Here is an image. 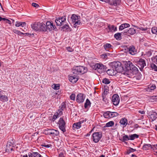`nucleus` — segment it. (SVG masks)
I'll return each mask as SVG.
<instances>
[{
  "label": "nucleus",
  "instance_id": "obj_3",
  "mask_svg": "<svg viewBox=\"0 0 157 157\" xmlns=\"http://www.w3.org/2000/svg\"><path fill=\"white\" fill-rule=\"evenodd\" d=\"M126 67L128 70H130L133 74H136L138 73L139 71L138 68L133 64L130 61H128L126 64Z\"/></svg>",
  "mask_w": 157,
  "mask_h": 157
},
{
  "label": "nucleus",
  "instance_id": "obj_22",
  "mask_svg": "<svg viewBox=\"0 0 157 157\" xmlns=\"http://www.w3.org/2000/svg\"><path fill=\"white\" fill-rule=\"evenodd\" d=\"M39 31H46L47 30L46 25L42 23H40Z\"/></svg>",
  "mask_w": 157,
  "mask_h": 157
},
{
  "label": "nucleus",
  "instance_id": "obj_1",
  "mask_svg": "<svg viewBox=\"0 0 157 157\" xmlns=\"http://www.w3.org/2000/svg\"><path fill=\"white\" fill-rule=\"evenodd\" d=\"M87 71V68L82 66H76L73 67L72 72L75 74H83L86 72Z\"/></svg>",
  "mask_w": 157,
  "mask_h": 157
},
{
  "label": "nucleus",
  "instance_id": "obj_62",
  "mask_svg": "<svg viewBox=\"0 0 157 157\" xmlns=\"http://www.w3.org/2000/svg\"><path fill=\"white\" fill-rule=\"evenodd\" d=\"M21 26L23 27L26 26V24L25 22H21Z\"/></svg>",
  "mask_w": 157,
  "mask_h": 157
},
{
  "label": "nucleus",
  "instance_id": "obj_28",
  "mask_svg": "<svg viewBox=\"0 0 157 157\" xmlns=\"http://www.w3.org/2000/svg\"><path fill=\"white\" fill-rule=\"evenodd\" d=\"M114 37L117 40H121L122 38L121 34L119 33H117L114 34Z\"/></svg>",
  "mask_w": 157,
  "mask_h": 157
},
{
  "label": "nucleus",
  "instance_id": "obj_50",
  "mask_svg": "<svg viewBox=\"0 0 157 157\" xmlns=\"http://www.w3.org/2000/svg\"><path fill=\"white\" fill-rule=\"evenodd\" d=\"M50 129H49L48 128H47L46 129H45L44 130L43 133H44L46 135H49V131H50Z\"/></svg>",
  "mask_w": 157,
  "mask_h": 157
},
{
  "label": "nucleus",
  "instance_id": "obj_18",
  "mask_svg": "<svg viewBox=\"0 0 157 157\" xmlns=\"http://www.w3.org/2000/svg\"><path fill=\"white\" fill-rule=\"evenodd\" d=\"M3 93L2 91H0V100L4 102L8 101L7 97L5 95H3Z\"/></svg>",
  "mask_w": 157,
  "mask_h": 157
},
{
  "label": "nucleus",
  "instance_id": "obj_49",
  "mask_svg": "<svg viewBox=\"0 0 157 157\" xmlns=\"http://www.w3.org/2000/svg\"><path fill=\"white\" fill-rule=\"evenodd\" d=\"M62 110L59 109L56 112L57 114L59 116H61L63 114Z\"/></svg>",
  "mask_w": 157,
  "mask_h": 157
},
{
  "label": "nucleus",
  "instance_id": "obj_8",
  "mask_svg": "<svg viewBox=\"0 0 157 157\" xmlns=\"http://www.w3.org/2000/svg\"><path fill=\"white\" fill-rule=\"evenodd\" d=\"M111 100L114 105L116 106L118 105L120 102V98L118 95L117 94H113Z\"/></svg>",
  "mask_w": 157,
  "mask_h": 157
},
{
  "label": "nucleus",
  "instance_id": "obj_64",
  "mask_svg": "<svg viewBox=\"0 0 157 157\" xmlns=\"http://www.w3.org/2000/svg\"><path fill=\"white\" fill-rule=\"evenodd\" d=\"M28 156L29 157H33V153H31V152H29L28 154Z\"/></svg>",
  "mask_w": 157,
  "mask_h": 157
},
{
  "label": "nucleus",
  "instance_id": "obj_25",
  "mask_svg": "<svg viewBox=\"0 0 157 157\" xmlns=\"http://www.w3.org/2000/svg\"><path fill=\"white\" fill-rule=\"evenodd\" d=\"M103 47L106 51H109L110 49L112 48L113 46L110 44L106 43L104 45Z\"/></svg>",
  "mask_w": 157,
  "mask_h": 157
},
{
  "label": "nucleus",
  "instance_id": "obj_54",
  "mask_svg": "<svg viewBox=\"0 0 157 157\" xmlns=\"http://www.w3.org/2000/svg\"><path fill=\"white\" fill-rule=\"evenodd\" d=\"M32 6L36 8H37L39 7V5L37 3L33 2L32 3Z\"/></svg>",
  "mask_w": 157,
  "mask_h": 157
},
{
  "label": "nucleus",
  "instance_id": "obj_32",
  "mask_svg": "<svg viewBox=\"0 0 157 157\" xmlns=\"http://www.w3.org/2000/svg\"><path fill=\"white\" fill-rule=\"evenodd\" d=\"M122 139L120 140L122 141L125 142V141L130 140L129 137L128 135H124Z\"/></svg>",
  "mask_w": 157,
  "mask_h": 157
},
{
  "label": "nucleus",
  "instance_id": "obj_45",
  "mask_svg": "<svg viewBox=\"0 0 157 157\" xmlns=\"http://www.w3.org/2000/svg\"><path fill=\"white\" fill-rule=\"evenodd\" d=\"M75 23L74 24V28H76L77 27H78V26L81 24V23L80 21H77L76 22H75Z\"/></svg>",
  "mask_w": 157,
  "mask_h": 157
},
{
  "label": "nucleus",
  "instance_id": "obj_12",
  "mask_svg": "<svg viewBox=\"0 0 157 157\" xmlns=\"http://www.w3.org/2000/svg\"><path fill=\"white\" fill-rule=\"evenodd\" d=\"M136 33V30L133 28H129L128 30H125L124 31V34L128 36L133 35Z\"/></svg>",
  "mask_w": 157,
  "mask_h": 157
},
{
  "label": "nucleus",
  "instance_id": "obj_23",
  "mask_svg": "<svg viewBox=\"0 0 157 157\" xmlns=\"http://www.w3.org/2000/svg\"><path fill=\"white\" fill-rule=\"evenodd\" d=\"M107 73L110 75H113L116 74L115 71L114 69L112 68V69H108L107 70L106 69V71Z\"/></svg>",
  "mask_w": 157,
  "mask_h": 157
},
{
  "label": "nucleus",
  "instance_id": "obj_48",
  "mask_svg": "<svg viewBox=\"0 0 157 157\" xmlns=\"http://www.w3.org/2000/svg\"><path fill=\"white\" fill-rule=\"evenodd\" d=\"M157 30V27H154L152 28L151 30L152 33L153 34H155Z\"/></svg>",
  "mask_w": 157,
  "mask_h": 157
},
{
  "label": "nucleus",
  "instance_id": "obj_19",
  "mask_svg": "<svg viewBox=\"0 0 157 157\" xmlns=\"http://www.w3.org/2000/svg\"><path fill=\"white\" fill-rule=\"evenodd\" d=\"M119 123L121 124L122 125L123 127L124 128L128 124V120L125 118H123L121 119Z\"/></svg>",
  "mask_w": 157,
  "mask_h": 157
},
{
  "label": "nucleus",
  "instance_id": "obj_14",
  "mask_svg": "<svg viewBox=\"0 0 157 157\" xmlns=\"http://www.w3.org/2000/svg\"><path fill=\"white\" fill-rule=\"evenodd\" d=\"M69 78L70 81L73 83H76L78 80L77 76L75 75H69Z\"/></svg>",
  "mask_w": 157,
  "mask_h": 157
},
{
  "label": "nucleus",
  "instance_id": "obj_40",
  "mask_svg": "<svg viewBox=\"0 0 157 157\" xmlns=\"http://www.w3.org/2000/svg\"><path fill=\"white\" fill-rule=\"evenodd\" d=\"M66 105L65 102H62L61 105L59 106V109L62 110L63 111L64 109H66Z\"/></svg>",
  "mask_w": 157,
  "mask_h": 157
},
{
  "label": "nucleus",
  "instance_id": "obj_41",
  "mask_svg": "<svg viewBox=\"0 0 157 157\" xmlns=\"http://www.w3.org/2000/svg\"><path fill=\"white\" fill-rule=\"evenodd\" d=\"M136 151V149H134L131 147H129V149L127 150V154H129L130 153L134 152Z\"/></svg>",
  "mask_w": 157,
  "mask_h": 157
},
{
  "label": "nucleus",
  "instance_id": "obj_61",
  "mask_svg": "<svg viewBox=\"0 0 157 157\" xmlns=\"http://www.w3.org/2000/svg\"><path fill=\"white\" fill-rule=\"evenodd\" d=\"M58 116L59 115L57 114H56V115H55V114L54 115L53 117V119H52V120L54 119V120H53L52 121H54L55 120H56L57 118V117H58Z\"/></svg>",
  "mask_w": 157,
  "mask_h": 157
},
{
  "label": "nucleus",
  "instance_id": "obj_15",
  "mask_svg": "<svg viewBox=\"0 0 157 157\" xmlns=\"http://www.w3.org/2000/svg\"><path fill=\"white\" fill-rule=\"evenodd\" d=\"M40 23L35 22L31 25V27L33 30L39 31Z\"/></svg>",
  "mask_w": 157,
  "mask_h": 157
},
{
  "label": "nucleus",
  "instance_id": "obj_34",
  "mask_svg": "<svg viewBox=\"0 0 157 157\" xmlns=\"http://www.w3.org/2000/svg\"><path fill=\"white\" fill-rule=\"evenodd\" d=\"M150 87H148L147 90L149 92H151L152 90H154L156 88V86L155 84H152L150 86Z\"/></svg>",
  "mask_w": 157,
  "mask_h": 157
},
{
  "label": "nucleus",
  "instance_id": "obj_37",
  "mask_svg": "<svg viewBox=\"0 0 157 157\" xmlns=\"http://www.w3.org/2000/svg\"><path fill=\"white\" fill-rule=\"evenodd\" d=\"M111 118L116 117L119 115L118 113L115 112H111Z\"/></svg>",
  "mask_w": 157,
  "mask_h": 157
},
{
  "label": "nucleus",
  "instance_id": "obj_44",
  "mask_svg": "<svg viewBox=\"0 0 157 157\" xmlns=\"http://www.w3.org/2000/svg\"><path fill=\"white\" fill-rule=\"evenodd\" d=\"M33 157H41V155L37 152H33Z\"/></svg>",
  "mask_w": 157,
  "mask_h": 157
},
{
  "label": "nucleus",
  "instance_id": "obj_29",
  "mask_svg": "<svg viewBox=\"0 0 157 157\" xmlns=\"http://www.w3.org/2000/svg\"><path fill=\"white\" fill-rule=\"evenodd\" d=\"M152 121L155 120L157 118V113L155 112H153V113L149 115Z\"/></svg>",
  "mask_w": 157,
  "mask_h": 157
},
{
  "label": "nucleus",
  "instance_id": "obj_24",
  "mask_svg": "<svg viewBox=\"0 0 157 157\" xmlns=\"http://www.w3.org/2000/svg\"><path fill=\"white\" fill-rule=\"evenodd\" d=\"M152 145L149 144H144L143 145L142 149L143 150H146L149 149V147H150L153 150H154V148L153 147Z\"/></svg>",
  "mask_w": 157,
  "mask_h": 157
},
{
  "label": "nucleus",
  "instance_id": "obj_16",
  "mask_svg": "<svg viewBox=\"0 0 157 157\" xmlns=\"http://www.w3.org/2000/svg\"><path fill=\"white\" fill-rule=\"evenodd\" d=\"M128 52L129 53L132 55H135L136 53V50L134 46L132 45L130 46L128 48Z\"/></svg>",
  "mask_w": 157,
  "mask_h": 157
},
{
  "label": "nucleus",
  "instance_id": "obj_46",
  "mask_svg": "<svg viewBox=\"0 0 157 157\" xmlns=\"http://www.w3.org/2000/svg\"><path fill=\"white\" fill-rule=\"evenodd\" d=\"M75 23L74 24V28H76L77 27H78V26L81 24V23L80 21H77L76 22H75Z\"/></svg>",
  "mask_w": 157,
  "mask_h": 157
},
{
  "label": "nucleus",
  "instance_id": "obj_27",
  "mask_svg": "<svg viewBox=\"0 0 157 157\" xmlns=\"http://www.w3.org/2000/svg\"><path fill=\"white\" fill-rule=\"evenodd\" d=\"M81 125L79 122L74 123L73 125V128L74 129H78L80 128Z\"/></svg>",
  "mask_w": 157,
  "mask_h": 157
},
{
  "label": "nucleus",
  "instance_id": "obj_58",
  "mask_svg": "<svg viewBox=\"0 0 157 157\" xmlns=\"http://www.w3.org/2000/svg\"><path fill=\"white\" fill-rule=\"evenodd\" d=\"M81 120L78 122L81 125L82 123H83L84 122H86V119H81Z\"/></svg>",
  "mask_w": 157,
  "mask_h": 157
},
{
  "label": "nucleus",
  "instance_id": "obj_43",
  "mask_svg": "<svg viewBox=\"0 0 157 157\" xmlns=\"http://www.w3.org/2000/svg\"><path fill=\"white\" fill-rule=\"evenodd\" d=\"M106 95H102V101H103L104 102V103H105V104H107L108 103V100H107V99L106 98Z\"/></svg>",
  "mask_w": 157,
  "mask_h": 157
},
{
  "label": "nucleus",
  "instance_id": "obj_9",
  "mask_svg": "<svg viewBox=\"0 0 157 157\" xmlns=\"http://www.w3.org/2000/svg\"><path fill=\"white\" fill-rule=\"evenodd\" d=\"M14 148L15 147L13 146V144L12 143L8 142L6 149V151L10 153L12 151H14Z\"/></svg>",
  "mask_w": 157,
  "mask_h": 157
},
{
  "label": "nucleus",
  "instance_id": "obj_35",
  "mask_svg": "<svg viewBox=\"0 0 157 157\" xmlns=\"http://www.w3.org/2000/svg\"><path fill=\"white\" fill-rule=\"evenodd\" d=\"M109 87L107 86H105L104 88V93L102 95H106L109 93Z\"/></svg>",
  "mask_w": 157,
  "mask_h": 157
},
{
  "label": "nucleus",
  "instance_id": "obj_31",
  "mask_svg": "<svg viewBox=\"0 0 157 157\" xmlns=\"http://www.w3.org/2000/svg\"><path fill=\"white\" fill-rule=\"evenodd\" d=\"M129 137L130 140H134L136 138H138L139 137V136L136 134H134L129 135Z\"/></svg>",
  "mask_w": 157,
  "mask_h": 157
},
{
  "label": "nucleus",
  "instance_id": "obj_47",
  "mask_svg": "<svg viewBox=\"0 0 157 157\" xmlns=\"http://www.w3.org/2000/svg\"><path fill=\"white\" fill-rule=\"evenodd\" d=\"M54 86L53 87V85H52V87L55 90H58L59 88V84H54Z\"/></svg>",
  "mask_w": 157,
  "mask_h": 157
},
{
  "label": "nucleus",
  "instance_id": "obj_53",
  "mask_svg": "<svg viewBox=\"0 0 157 157\" xmlns=\"http://www.w3.org/2000/svg\"><path fill=\"white\" fill-rule=\"evenodd\" d=\"M114 27H115V26L113 25H109L108 26V28H109V29L110 31H113V29H114Z\"/></svg>",
  "mask_w": 157,
  "mask_h": 157
},
{
  "label": "nucleus",
  "instance_id": "obj_4",
  "mask_svg": "<svg viewBox=\"0 0 157 157\" xmlns=\"http://www.w3.org/2000/svg\"><path fill=\"white\" fill-rule=\"evenodd\" d=\"M92 67L93 69L95 70H97L98 71L101 72L106 71V69H107L105 66L99 63H93Z\"/></svg>",
  "mask_w": 157,
  "mask_h": 157
},
{
  "label": "nucleus",
  "instance_id": "obj_2",
  "mask_svg": "<svg viewBox=\"0 0 157 157\" xmlns=\"http://www.w3.org/2000/svg\"><path fill=\"white\" fill-rule=\"evenodd\" d=\"M110 65L112 68L117 72H121L123 70L122 64L119 61H114L110 63Z\"/></svg>",
  "mask_w": 157,
  "mask_h": 157
},
{
  "label": "nucleus",
  "instance_id": "obj_20",
  "mask_svg": "<svg viewBox=\"0 0 157 157\" xmlns=\"http://www.w3.org/2000/svg\"><path fill=\"white\" fill-rule=\"evenodd\" d=\"M80 17V16H79L73 14L71 17V19L72 21L74 23L75 22H76L77 21H79L78 19Z\"/></svg>",
  "mask_w": 157,
  "mask_h": 157
},
{
  "label": "nucleus",
  "instance_id": "obj_6",
  "mask_svg": "<svg viewBox=\"0 0 157 157\" xmlns=\"http://www.w3.org/2000/svg\"><path fill=\"white\" fill-rule=\"evenodd\" d=\"M59 128L64 132H66V123L63 117H60L58 122Z\"/></svg>",
  "mask_w": 157,
  "mask_h": 157
},
{
  "label": "nucleus",
  "instance_id": "obj_26",
  "mask_svg": "<svg viewBox=\"0 0 157 157\" xmlns=\"http://www.w3.org/2000/svg\"><path fill=\"white\" fill-rule=\"evenodd\" d=\"M103 116L105 118L110 119L111 118V111H107L104 112Z\"/></svg>",
  "mask_w": 157,
  "mask_h": 157
},
{
  "label": "nucleus",
  "instance_id": "obj_60",
  "mask_svg": "<svg viewBox=\"0 0 157 157\" xmlns=\"http://www.w3.org/2000/svg\"><path fill=\"white\" fill-rule=\"evenodd\" d=\"M21 22H17V21L15 24V26L17 27H19L21 26Z\"/></svg>",
  "mask_w": 157,
  "mask_h": 157
},
{
  "label": "nucleus",
  "instance_id": "obj_56",
  "mask_svg": "<svg viewBox=\"0 0 157 157\" xmlns=\"http://www.w3.org/2000/svg\"><path fill=\"white\" fill-rule=\"evenodd\" d=\"M66 48L67 50L69 52H71L74 50L73 49H72L70 47H67Z\"/></svg>",
  "mask_w": 157,
  "mask_h": 157
},
{
  "label": "nucleus",
  "instance_id": "obj_51",
  "mask_svg": "<svg viewBox=\"0 0 157 157\" xmlns=\"http://www.w3.org/2000/svg\"><path fill=\"white\" fill-rule=\"evenodd\" d=\"M13 31L15 33L17 34L18 35H21V34H23V33L21 32L16 30V29H14L13 30Z\"/></svg>",
  "mask_w": 157,
  "mask_h": 157
},
{
  "label": "nucleus",
  "instance_id": "obj_13",
  "mask_svg": "<svg viewBox=\"0 0 157 157\" xmlns=\"http://www.w3.org/2000/svg\"><path fill=\"white\" fill-rule=\"evenodd\" d=\"M46 25L47 27V29H48L49 31H52L56 28L55 26L53 25L52 23L50 21H47L46 23Z\"/></svg>",
  "mask_w": 157,
  "mask_h": 157
},
{
  "label": "nucleus",
  "instance_id": "obj_52",
  "mask_svg": "<svg viewBox=\"0 0 157 157\" xmlns=\"http://www.w3.org/2000/svg\"><path fill=\"white\" fill-rule=\"evenodd\" d=\"M75 95L74 94H72L70 96V98L72 100H75Z\"/></svg>",
  "mask_w": 157,
  "mask_h": 157
},
{
  "label": "nucleus",
  "instance_id": "obj_57",
  "mask_svg": "<svg viewBox=\"0 0 157 157\" xmlns=\"http://www.w3.org/2000/svg\"><path fill=\"white\" fill-rule=\"evenodd\" d=\"M124 27H125V28H127L128 27H129L130 26V25L128 23H124L122 24Z\"/></svg>",
  "mask_w": 157,
  "mask_h": 157
},
{
  "label": "nucleus",
  "instance_id": "obj_63",
  "mask_svg": "<svg viewBox=\"0 0 157 157\" xmlns=\"http://www.w3.org/2000/svg\"><path fill=\"white\" fill-rule=\"evenodd\" d=\"M138 112L142 114H144L145 113V112L144 110H140L138 111Z\"/></svg>",
  "mask_w": 157,
  "mask_h": 157
},
{
  "label": "nucleus",
  "instance_id": "obj_21",
  "mask_svg": "<svg viewBox=\"0 0 157 157\" xmlns=\"http://www.w3.org/2000/svg\"><path fill=\"white\" fill-rule=\"evenodd\" d=\"M121 2V0H112V1L109 2V4L111 5L116 6L119 5Z\"/></svg>",
  "mask_w": 157,
  "mask_h": 157
},
{
  "label": "nucleus",
  "instance_id": "obj_39",
  "mask_svg": "<svg viewBox=\"0 0 157 157\" xmlns=\"http://www.w3.org/2000/svg\"><path fill=\"white\" fill-rule=\"evenodd\" d=\"M102 82L105 84H107L110 83V81L109 80L106 78H104L102 81Z\"/></svg>",
  "mask_w": 157,
  "mask_h": 157
},
{
  "label": "nucleus",
  "instance_id": "obj_38",
  "mask_svg": "<svg viewBox=\"0 0 157 157\" xmlns=\"http://www.w3.org/2000/svg\"><path fill=\"white\" fill-rule=\"evenodd\" d=\"M151 67L152 70L157 71V66L154 63L151 64Z\"/></svg>",
  "mask_w": 157,
  "mask_h": 157
},
{
  "label": "nucleus",
  "instance_id": "obj_55",
  "mask_svg": "<svg viewBox=\"0 0 157 157\" xmlns=\"http://www.w3.org/2000/svg\"><path fill=\"white\" fill-rule=\"evenodd\" d=\"M124 25L122 24L121 25L119 26V30H122L124 29L125 28L124 27Z\"/></svg>",
  "mask_w": 157,
  "mask_h": 157
},
{
  "label": "nucleus",
  "instance_id": "obj_17",
  "mask_svg": "<svg viewBox=\"0 0 157 157\" xmlns=\"http://www.w3.org/2000/svg\"><path fill=\"white\" fill-rule=\"evenodd\" d=\"M50 131H49V133L50 136L55 137L59 135V132L58 130L55 129H50Z\"/></svg>",
  "mask_w": 157,
  "mask_h": 157
},
{
  "label": "nucleus",
  "instance_id": "obj_59",
  "mask_svg": "<svg viewBox=\"0 0 157 157\" xmlns=\"http://www.w3.org/2000/svg\"><path fill=\"white\" fill-rule=\"evenodd\" d=\"M42 146L46 147L48 148L49 147H50L52 145L51 144L46 145L45 144H44L42 145Z\"/></svg>",
  "mask_w": 157,
  "mask_h": 157
},
{
  "label": "nucleus",
  "instance_id": "obj_5",
  "mask_svg": "<svg viewBox=\"0 0 157 157\" xmlns=\"http://www.w3.org/2000/svg\"><path fill=\"white\" fill-rule=\"evenodd\" d=\"M102 134L101 132H95L92 134V138L93 141L95 143L98 142L99 140L101 138Z\"/></svg>",
  "mask_w": 157,
  "mask_h": 157
},
{
  "label": "nucleus",
  "instance_id": "obj_36",
  "mask_svg": "<svg viewBox=\"0 0 157 157\" xmlns=\"http://www.w3.org/2000/svg\"><path fill=\"white\" fill-rule=\"evenodd\" d=\"M114 124V122L113 121H109V122L107 123L105 127H112L113 126Z\"/></svg>",
  "mask_w": 157,
  "mask_h": 157
},
{
  "label": "nucleus",
  "instance_id": "obj_42",
  "mask_svg": "<svg viewBox=\"0 0 157 157\" xmlns=\"http://www.w3.org/2000/svg\"><path fill=\"white\" fill-rule=\"evenodd\" d=\"M109 53H108L107 54H106L105 53H103L100 56L101 57V58L103 59H107L108 58L107 55H109Z\"/></svg>",
  "mask_w": 157,
  "mask_h": 157
},
{
  "label": "nucleus",
  "instance_id": "obj_30",
  "mask_svg": "<svg viewBox=\"0 0 157 157\" xmlns=\"http://www.w3.org/2000/svg\"><path fill=\"white\" fill-rule=\"evenodd\" d=\"M62 28L63 29H65L67 31L70 32L71 31V29L69 27L68 24H64Z\"/></svg>",
  "mask_w": 157,
  "mask_h": 157
},
{
  "label": "nucleus",
  "instance_id": "obj_7",
  "mask_svg": "<svg viewBox=\"0 0 157 157\" xmlns=\"http://www.w3.org/2000/svg\"><path fill=\"white\" fill-rule=\"evenodd\" d=\"M66 21V17L64 16L56 18L55 21L57 25L61 26L64 24Z\"/></svg>",
  "mask_w": 157,
  "mask_h": 157
},
{
  "label": "nucleus",
  "instance_id": "obj_11",
  "mask_svg": "<svg viewBox=\"0 0 157 157\" xmlns=\"http://www.w3.org/2000/svg\"><path fill=\"white\" fill-rule=\"evenodd\" d=\"M85 97L84 95L82 93L78 94L76 98V101L78 103L83 102L84 101Z\"/></svg>",
  "mask_w": 157,
  "mask_h": 157
},
{
  "label": "nucleus",
  "instance_id": "obj_10",
  "mask_svg": "<svg viewBox=\"0 0 157 157\" xmlns=\"http://www.w3.org/2000/svg\"><path fill=\"white\" fill-rule=\"evenodd\" d=\"M145 60L140 59L137 63V65L139 67L140 71H142L145 66H146Z\"/></svg>",
  "mask_w": 157,
  "mask_h": 157
},
{
  "label": "nucleus",
  "instance_id": "obj_33",
  "mask_svg": "<svg viewBox=\"0 0 157 157\" xmlns=\"http://www.w3.org/2000/svg\"><path fill=\"white\" fill-rule=\"evenodd\" d=\"M91 103L89 100L87 99L84 104V107L86 109L88 107H90Z\"/></svg>",
  "mask_w": 157,
  "mask_h": 157
}]
</instances>
